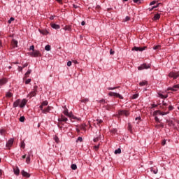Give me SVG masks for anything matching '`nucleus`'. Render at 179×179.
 I'll return each instance as SVG.
<instances>
[{
	"label": "nucleus",
	"mask_w": 179,
	"mask_h": 179,
	"mask_svg": "<svg viewBox=\"0 0 179 179\" xmlns=\"http://www.w3.org/2000/svg\"><path fill=\"white\" fill-rule=\"evenodd\" d=\"M129 20H131V17H129V16H127L124 19V22H128Z\"/></svg>",
	"instance_id": "47"
},
{
	"label": "nucleus",
	"mask_w": 179,
	"mask_h": 179,
	"mask_svg": "<svg viewBox=\"0 0 179 179\" xmlns=\"http://www.w3.org/2000/svg\"><path fill=\"white\" fill-rule=\"evenodd\" d=\"M138 97H139V94H135L132 96L133 99H138Z\"/></svg>",
	"instance_id": "40"
},
{
	"label": "nucleus",
	"mask_w": 179,
	"mask_h": 179,
	"mask_svg": "<svg viewBox=\"0 0 179 179\" xmlns=\"http://www.w3.org/2000/svg\"><path fill=\"white\" fill-rule=\"evenodd\" d=\"M170 111L167 112H162L160 110H156L153 113V116L156 117V115H167V114H169Z\"/></svg>",
	"instance_id": "5"
},
{
	"label": "nucleus",
	"mask_w": 179,
	"mask_h": 179,
	"mask_svg": "<svg viewBox=\"0 0 179 179\" xmlns=\"http://www.w3.org/2000/svg\"><path fill=\"white\" fill-rule=\"evenodd\" d=\"M134 3H141V0H133Z\"/></svg>",
	"instance_id": "52"
},
{
	"label": "nucleus",
	"mask_w": 179,
	"mask_h": 179,
	"mask_svg": "<svg viewBox=\"0 0 179 179\" xmlns=\"http://www.w3.org/2000/svg\"><path fill=\"white\" fill-rule=\"evenodd\" d=\"M118 114L119 115H125V117H128V115H129V111L125 110H119Z\"/></svg>",
	"instance_id": "9"
},
{
	"label": "nucleus",
	"mask_w": 179,
	"mask_h": 179,
	"mask_svg": "<svg viewBox=\"0 0 179 179\" xmlns=\"http://www.w3.org/2000/svg\"><path fill=\"white\" fill-rule=\"evenodd\" d=\"M21 174H22V177H26V178H30V174L24 170H22L21 171Z\"/></svg>",
	"instance_id": "13"
},
{
	"label": "nucleus",
	"mask_w": 179,
	"mask_h": 179,
	"mask_svg": "<svg viewBox=\"0 0 179 179\" xmlns=\"http://www.w3.org/2000/svg\"><path fill=\"white\" fill-rule=\"evenodd\" d=\"M71 169H72V170H76V169H78V166H76V164H73L71 165Z\"/></svg>",
	"instance_id": "36"
},
{
	"label": "nucleus",
	"mask_w": 179,
	"mask_h": 179,
	"mask_svg": "<svg viewBox=\"0 0 179 179\" xmlns=\"http://www.w3.org/2000/svg\"><path fill=\"white\" fill-rule=\"evenodd\" d=\"M162 145L163 146H164V145H166V140H164V141H162Z\"/></svg>",
	"instance_id": "60"
},
{
	"label": "nucleus",
	"mask_w": 179,
	"mask_h": 179,
	"mask_svg": "<svg viewBox=\"0 0 179 179\" xmlns=\"http://www.w3.org/2000/svg\"><path fill=\"white\" fill-rule=\"evenodd\" d=\"M30 73H31V69H28V71L25 73V78H29Z\"/></svg>",
	"instance_id": "26"
},
{
	"label": "nucleus",
	"mask_w": 179,
	"mask_h": 179,
	"mask_svg": "<svg viewBox=\"0 0 179 179\" xmlns=\"http://www.w3.org/2000/svg\"><path fill=\"white\" fill-rule=\"evenodd\" d=\"M63 30L71 31V30H72V26L66 25L63 28Z\"/></svg>",
	"instance_id": "19"
},
{
	"label": "nucleus",
	"mask_w": 179,
	"mask_h": 179,
	"mask_svg": "<svg viewBox=\"0 0 179 179\" xmlns=\"http://www.w3.org/2000/svg\"><path fill=\"white\" fill-rule=\"evenodd\" d=\"M164 127V124H163V123H160L159 124L155 125V128H157V129L163 128Z\"/></svg>",
	"instance_id": "28"
},
{
	"label": "nucleus",
	"mask_w": 179,
	"mask_h": 179,
	"mask_svg": "<svg viewBox=\"0 0 179 179\" xmlns=\"http://www.w3.org/2000/svg\"><path fill=\"white\" fill-rule=\"evenodd\" d=\"M110 55H114L115 52L113 51V49H110Z\"/></svg>",
	"instance_id": "53"
},
{
	"label": "nucleus",
	"mask_w": 179,
	"mask_h": 179,
	"mask_svg": "<svg viewBox=\"0 0 179 179\" xmlns=\"http://www.w3.org/2000/svg\"><path fill=\"white\" fill-rule=\"evenodd\" d=\"M160 48V45H157L153 47V50H159Z\"/></svg>",
	"instance_id": "43"
},
{
	"label": "nucleus",
	"mask_w": 179,
	"mask_h": 179,
	"mask_svg": "<svg viewBox=\"0 0 179 179\" xmlns=\"http://www.w3.org/2000/svg\"><path fill=\"white\" fill-rule=\"evenodd\" d=\"M152 108H155L157 107V105H156V104H152Z\"/></svg>",
	"instance_id": "63"
},
{
	"label": "nucleus",
	"mask_w": 179,
	"mask_h": 179,
	"mask_svg": "<svg viewBox=\"0 0 179 179\" xmlns=\"http://www.w3.org/2000/svg\"><path fill=\"white\" fill-rule=\"evenodd\" d=\"M29 50H31V51H34V45H31L30 48H29Z\"/></svg>",
	"instance_id": "54"
},
{
	"label": "nucleus",
	"mask_w": 179,
	"mask_h": 179,
	"mask_svg": "<svg viewBox=\"0 0 179 179\" xmlns=\"http://www.w3.org/2000/svg\"><path fill=\"white\" fill-rule=\"evenodd\" d=\"M54 140H55V142H56V143H58L59 142V138H58L57 136L54 137Z\"/></svg>",
	"instance_id": "37"
},
{
	"label": "nucleus",
	"mask_w": 179,
	"mask_h": 179,
	"mask_svg": "<svg viewBox=\"0 0 179 179\" xmlns=\"http://www.w3.org/2000/svg\"><path fill=\"white\" fill-rule=\"evenodd\" d=\"M51 27L52 29H55V30H58V29H61V27L57 24H52Z\"/></svg>",
	"instance_id": "18"
},
{
	"label": "nucleus",
	"mask_w": 179,
	"mask_h": 179,
	"mask_svg": "<svg viewBox=\"0 0 179 179\" xmlns=\"http://www.w3.org/2000/svg\"><path fill=\"white\" fill-rule=\"evenodd\" d=\"M24 120H25L24 116H21L20 117V122H24Z\"/></svg>",
	"instance_id": "39"
},
{
	"label": "nucleus",
	"mask_w": 179,
	"mask_h": 179,
	"mask_svg": "<svg viewBox=\"0 0 179 179\" xmlns=\"http://www.w3.org/2000/svg\"><path fill=\"white\" fill-rule=\"evenodd\" d=\"M13 20H15V17H11L10 18V20H8L9 24H10V23H12V22H13Z\"/></svg>",
	"instance_id": "41"
},
{
	"label": "nucleus",
	"mask_w": 179,
	"mask_h": 179,
	"mask_svg": "<svg viewBox=\"0 0 179 179\" xmlns=\"http://www.w3.org/2000/svg\"><path fill=\"white\" fill-rule=\"evenodd\" d=\"M5 134H6V130H5V129H0V134L3 136L5 135Z\"/></svg>",
	"instance_id": "29"
},
{
	"label": "nucleus",
	"mask_w": 179,
	"mask_h": 179,
	"mask_svg": "<svg viewBox=\"0 0 179 179\" xmlns=\"http://www.w3.org/2000/svg\"><path fill=\"white\" fill-rule=\"evenodd\" d=\"M160 19V14H155L153 17V20H159Z\"/></svg>",
	"instance_id": "23"
},
{
	"label": "nucleus",
	"mask_w": 179,
	"mask_h": 179,
	"mask_svg": "<svg viewBox=\"0 0 179 179\" xmlns=\"http://www.w3.org/2000/svg\"><path fill=\"white\" fill-rule=\"evenodd\" d=\"M27 103V101L26 99H23L22 101H20V107L23 108L24 106Z\"/></svg>",
	"instance_id": "16"
},
{
	"label": "nucleus",
	"mask_w": 179,
	"mask_h": 179,
	"mask_svg": "<svg viewBox=\"0 0 179 179\" xmlns=\"http://www.w3.org/2000/svg\"><path fill=\"white\" fill-rule=\"evenodd\" d=\"M29 55H30V57L37 58V57H41V52H40L38 50H34L31 52H29Z\"/></svg>",
	"instance_id": "3"
},
{
	"label": "nucleus",
	"mask_w": 179,
	"mask_h": 179,
	"mask_svg": "<svg viewBox=\"0 0 179 179\" xmlns=\"http://www.w3.org/2000/svg\"><path fill=\"white\" fill-rule=\"evenodd\" d=\"M99 148H100V144H98L97 145H95L94 147V149H95V150H99Z\"/></svg>",
	"instance_id": "46"
},
{
	"label": "nucleus",
	"mask_w": 179,
	"mask_h": 179,
	"mask_svg": "<svg viewBox=\"0 0 179 179\" xmlns=\"http://www.w3.org/2000/svg\"><path fill=\"white\" fill-rule=\"evenodd\" d=\"M20 173V170L19 169L18 167L14 169V173L15 174V176H19Z\"/></svg>",
	"instance_id": "22"
},
{
	"label": "nucleus",
	"mask_w": 179,
	"mask_h": 179,
	"mask_svg": "<svg viewBox=\"0 0 179 179\" xmlns=\"http://www.w3.org/2000/svg\"><path fill=\"white\" fill-rule=\"evenodd\" d=\"M99 141H100V138H99V137L94 138V142H99Z\"/></svg>",
	"instance_id": "50"
},
{
	"label": "nucleus",
	"mask_w": 179,
	"mask_h": 179,
	"mask_svg": "<svg viewBox=\"0 0 179 179\" xmlns=\"http://www.w3.org/2000/svg\"><path fill=\"white\" fill-rule=\"evenodd\" d=\"M82 141H83V138H82V137H78L77 138V142H82Z\"/></svg>",
	"instance_id": "48"
},
{
	"label": "nucleus",
	"mask_w": 179,
	"mask_h": 179,
	"mask_svg": "<svg viewBox=\"0 0 179 179\" xmlns=\"http://www.w3.org/2000/svg\"><path fill=\"white\" fill-rule=\"evenodd\" d=\"M169 90H172V92H177L179 89V85H175L173 87L169 88Z\"/></svg>",
	"instance_id": "14"
},
{
	"label": "nucleus",
	"mask_w": 179,
	"mask_h": 179,
	"mask_svg": "<svg viewBox=\"0 0 179 179\" xmlns=\"http://www.w3.org/2000/svg\"><path fill=\"white\" fill-rule=\"evenodd\" d=\"M20 106V100L17 99L13 103V107L15 108V107H19Z\"/></svg>",
	"instance_id": "17"
},
{
	"label": "nucleus",
	"mask_w": 179,
	"mask_h": 179,
	"mask_svg": "<svg viewBox=\"0 0 179 179\" xmlns=\"http://www.w3.org/2000/svg\"><path fill=\"white\" fill-rule=\"evenodd\" d=\"M156 2H157V1H152L151 3H150V6L155 5V4H156Z\"/></svg>",
	"instance_id": "56"
},
{
	"label": "nucleus",
	"mask_w": 179,
	"mask_h": 179,
	"mask_svg": "<svg viewBox=\"0 0 179 179\" xmlns=\"http://www.w3.org/2000/svg\"><path fill=\"white\" fill-rule=\"evenodd\" d=\"M162 106L164 107H167V103L164 102V101H162Z\"/></svg>",
	"instance_id": "57"
},
{
	"label": "nucleus",
	"mask_w": 179,
	"mask_h": 179,
	"mask_svg": "<svg viewBox=\"0 0 179 179\" xmlns=\"http://www.w3.org/2000/svg\"><path fill=\"white\" fill-rule=\"evenodd\" d=\"M169 111H173V110H174V107L173 106L170 105L169 106Z\"/></svg>",
	"instance_id": "45"
},
{
	"label": "nucleus",
	"mask_w": 179,
	"mask_h": 179,
	"mask_svg": "<svg viewBox=\"0 0 179 179\" xmlns=\"http://www.w3.org/2000/svg\"><path fill=\"white\" fill-rule=\"evenodd\" d=\"M150 68V65L143 64L141 66L138 67V71H143V69H149Z\"/></svg>",
	"instance_id": "8"
},
{
	"label": "nucleus",
	"mask_w": 179,
	"mask_h": 179,
	"mask_svg": "<svg viewBox=\"0 0 179 179\" xmlns=\"http://www.w3.org/2000/svg\"><path fill=\"white\" fill-rule=\"evenodd\" d=\"M85 24H86V22L85 21H82L81 25L82 26H85Z\"/></svg>",
	"instance_id": "61"
},
{
	"label": "nucleus",
	"mask_w": 179,
	"mask_h": 179,
	"mask_svg": "<svg viewBox=\"0 0 179 179\" xmlns=\"http://www.w3.org/2000/svg\"><path fill=\"white\" fill-rule=\"evenodd\" d=\"M20 148H22V149H24V148H26V144L24 143V141L21 142Z\"/></svg>",
	"instance_id": "35"
},
{
	"label": "nucleus",
	"mask_w": 179,
	"mask_h": 179,
	"mask_svg": "<svg viewBox=\"0 0 179 179\" xmlns=\"http://www.w3.org/2000/svg\"><path fill=\"white\" fill-rule=\"evenodd\" d=\"M17 71H19V72H22V71H23V67L18 66Z\"/></svg>",
	"instance_id": "51"
},
{
	"label": "nucleus",
	"mask_w": 179,
	"mask_h": 179,
	"mask_svg": "<svg viewBox=\"0 0 179 179\" xmlns=\"http://www.w3.org/2000/svg\"><path fill=\"white\" fill-rule=\"evenodd\" d=\"M45 51H51V46L50 45H47L45 46Z\"/></svg>",
	"instance_id": "30"
},
{
	"label": "nucleus",
	"mask_w": 179,
	"mask_h": 179,
	"mask_svg": "<svg viewBox=\"0 0 179 179\" xmlns=\"http://www.w3.org/2000/svg\"><path fill=\"white\" fill-rule=\"evenodd\" d=\"M37 89H38V87L37 85L34 86V88L32 89V91L28 94V97H34L36 94H37Z\"/></svg>",
	"instance_id": "2"
},
{
	"label": "nucleus",
	"mask_w": 179,
	"mask_h": 179,
	"mask_svg": "<svg viewBox=\"0 0 179 179\" xmlns=\"http://www.w3.org/2000/svg\"><path fill=\"white\" fill-rule=\"evenodd\" d=\"M159 7V4H157V6H154L152 8L151 10H153V9H155V8H158Z\"/></svg>",
	"instance_id": "58"
},
{
	"label": "nucleus",
	"mask_w": 179,
	"mask_h": 179,
	"mask_svg": "<svg viewBox=\"0 0 179 179\" xmlns=\"http://www.w3.org/2000/svg\"><path fill=\"white\" fill-rule=\"evenodd\" d=\"M99 125V127H100V124H103V120L101 119H96L94 120V125Z\"/></svg>",
	"instance_id": "15"
},
{
	"label": "nucleus",
	"mask_w": 179,
	"mask_h": 179,
	"mask_svg": "<svg viewBox=\"0 0 179 179\" xmlns=\"http://www.w3.org/2000/svg\"><path fill=\"white\" fill-rule=\"evenodd\" d=\"M80 129L82 131H86V124H83L80 126Z\"/></svg>",
	"instance_id": "24"
},
{
	"label": "nucleus",
	"mask_w": 179,
	"mask_h": 179,
	"mask_svg": "<svg viewBox=\"0 0 179 179\" xmlns=\"http://www.w3.org/2000/svg\"><path fill=\"white\" fill-rule=\"evenodd\" d=\"M108 96H110L111 97H118V99H120V100H122L124 99V96H122L121 94L117 93V92H110L108 93Z\"/></svg>",
	"instance_id": "4"
},
{
	"label": "nucleus",
	"mask_w": 179,
	"mask_h": 179,
	"mask_svg": "<svg viewBox=\"0 0 179 179\" xmlns=\"http://www.w3.org/2000/svg\"><path fill=\"white\" fill-rule=\"evenodd\" d=\"M159 97H160L161 99H167L168 96L163 95L162 94H159Z\"/></svg>",
	"instance_id": "34"
},
{
	"label": "nucleus",
	"mask_w": 179,
	"mask_h": 179,
	"mask_svg": "<svg viewBox=\"0 0 179 179\" xmlns=\"http://www.w3.org/2000/svg\"><path fill=\"white\" fill-rule=\"evenodd\" d=\"M169 78H173V79H177V78L179 77V72H174V71H171L169 73Z\"/></svg>",
	"instance_id": "7"
},
{
	"label": "nucleus",
	"mask_w": 179,
	"mask_h": 179,
	"mask_svg": "<svg viewBox=\"0 0 179 179\" xmlns=\"http://www.w3.org/2000/svg\"><path fill=\"white\" fill-rule=\"evenodd\" d=\"M28 65H29V64H28L27 63H24V64H23L22 68H26Z\"/></svg>",
	"instance_id": "59"
},
{
	"label": "nucleus",
	"mask_w": 179,
	"mask_h": 179,
	"mask_svg": "<svg viewBox=\"0 0 179 179\" xmlns=\"http://www.w3.org/2000/svg\"><path fill=\"white\" fill-rule=\"evenodd\" d=\"M117 129H111L110 130V132L112 133V134H117Z\"/></svg>",
	"instance_id": "44"
},
{
	"label": "nucleus",
	"mask_w": 179,
	"mask_h": 179,
	"mask_svg": "<svg viewBox=\"0 0 179 179\" xmlns=\"http://www.w3.org/2000/svg\"><path fill=\"white\" fill-rule=\"evenodd\" d=\"M155 120L156 122H160V120L159 119V117H157V116L155 117Z\"/></svg>",
	"instance_id": "49"
},
{
	"label": "nucleus",
	"mask_w": 179,
	"mask_h": 179,
	"mask_svg": "<svg viewBox=\"0 0 179 179\" xmlns=\"http://www.w3.org/2000/svg\"><path fill=\"white\" fill-rule=\"evenodd\" d=\"M120 87H108V90H115V89H118Z\"/></svg>",
	"instance_id": "38"
},
{
	"label": "nucleus",
	"mask_w": 179,
	"mask_h": 179,
	"mask_svg": "<svg viewBox=\"0 0 179 179\" xmlns=\"http://www.w3.org/2000/svg\"><path fill=\"white\" fill-rule=\"evenodd\" d=\"M47 106H48V101H45L39 106V108L42 111L43 114H47V113H50V111H51V107H47Z\"/></svg>",
	"instance_id": "1"
},
{
	"label": "nucleus",
	"mask_w": 179,
	"mask_h": 179,
	"mask_svg": "<svg viewBox=\"0 0 179 179\" xmlns=\"http://www.w3.org/2000/svg\"><path fill=\"white\" fill-rule=\"evenodd\" d=\"M120 153H121V148L115 150V155H120Z\"/></svg>",
	"instance_id": "33"
},
{
	"label": "nucleus",
	"mask_w": 179,
	"mask_h": 179,
	"mask_svg": "<svg viewBox=\"0 0 179 179\" xmlns=\"http://www.w3.org/2000/svg\"><path fill=\"white\" fill-rule=\"evenodd\" d=\"M71 65H72V62L69 61V62H67V66H71Z\"/></svg>",
	"instance_id": "55"
},
{
	"label": "nucleus",
	"mask_w": 179,
	"mask_h": 179,
	"mask_svg": "<svg viewBox=\"0 0 179 179\" xmlns=\"http://www.w3.org/2000/svg\"><path fill=\"white\" fill-rule=\"evenodd\" d=\"M145 50H146V47L141 48V47L134 46L132 48V51H140V52H142V51H145Z\"/></svg>",
	"instance_id": "10"
},
{
	"label": "nucleus",
	"mask_w": 179,
	"mask_h": 179,
	"mask_svg": "<svg viewBox=\"0 0 179 179\" xmlns=\"http://www.w3.org/2000/svg\"><path fill=\"white\" fill-rule=\"evenodd\" d=\"M33 155V151H29L27 155L26 163L27 164H30L31 160V156Z\"/></svg>",
	"instance_id": "6"
},
{
	"label": "nucleus",
	"mask_w": 179,
	"mask_h": 179,
	"mask_svg": "<svg viewBox=\"0 0 179 179\" xmlns=\"http://www.w3.org/2000/svg\"><path fill=\"white\" fill-rule=\"evenodd\" d=\"M11 44L13 47V48H16V47H17V41L13 39Z\"/></svg>",
	"instance_id": "20"
},
{
	"label": "nucleus",
	"mask_w": 179,
	"mask_h": 179,
	"mask_svg": "<svg viewBox=\"0 0 179 179\" xmlns=\"http://www.w3.org/2000/svg\"><path fill=\"white\" fill-rule=\"evenodd\" d=\"M153 173H154V174H157V170H154Z\"/></svg>",
	"instance_id": "64"
},
{
	"label": "nucleus",
	"mask_w": 179,
	"mask_h": 179,
	"mask_svg": "<svg viewBox=\"0 0 179 179\" xmlns=\"http://www.w3.org/2000/svg\"><path fill=\"white\" fill-rule=\"evenodd\" d=\"M146 85H148V81L146 80L142 81L139 83L140 86H146Z\"/></svg>",
	"instance_id": "25"
},
{
	"label": "nucleus",
	"mask_w": 179,
	"mask_h": 179,
	"mask_svg": "<svg viewBox=\"0 0 179 179\" xmlns=\"http://www.w3.org/2000/svg\"><path fill=\"white\" fill-rule=\"evenodd\" d=\"M63 114H64V115H66L67 117H71V114L68 112V109H66L64 112Z\"/></svg>",
	"instance_id": "27"
},
{
	"label": "nucleus",
	"mask_w": 179,
	"mask_h": 179,
	"mask_svg": "<svg viewBox=\"0 0 179 179\" xmlns=\"http://www.w3.org/2000/svg\"><path fill=\"white\" fill-rule=\"evenodd\" d=\"M13 142H14L13 138H10V139L8 141L7 143H6V148H8V149H10L12 145H13Z\"/></svg>",
	"instance_id": "11"
},
{
	"label": "nucleus",
	"mask_w": 179,
	"mask_h": 179,
	"mask_svg": "<svg viewBox=\"0 0 179 179\" xmlns=\"http://www.w3.org/2000/svg\"><path fill=\"white\" fill-rule=\"evenodd\" d=\"M12 96H13V94L10 92H8L6 94V97H12Z\"/></svg>",
	"instance_id": "31"
},
{
	"label": "nucleus",
	"mask_w": 179,
	"mask_h": 179,
	"mask_svg": "<svg viewBox=\"0 0 179 179\" xmlns=\"http://www.w3.org/2000/svg\"><path fill=\"white\" fill-rule=\"evenodd\" d=\"M99 103H106V100L101 99L99 101Z\"/></svg>",
	"instance_id": "62"
},
{
	"label": "nucleus",
	"mask_w": 179,
	"mask_h": 179,
	"mask_svg": "<svg viewBox=\"0 0 179 179\" xmlns=\"http://www.w3.org/2000/svg\"><path fill=\"white\" fill-rule=\"evenodd\" d=\"M59 122H66V121H68V118L65 117V116H64V115H61V117L58 119Z\"/></svg>",
	"instance_id": "12"
},
{
	"label": "nucleus",
	"mask_w": 179,
	"mask_h": 179,
	"mask_svg": "<svg viewBox=\"0 0 179 179\" xmlns=\"http://www.w3.org/2000/svg\"><path fill=\"white\" fill-rule=\"evenodd\" d=\"M30 82H31V79L29 78V79L26 80L25 85H29V83H30Z\"/></svg>",
	"instance_id": "42"
},
{
	"label": "nucleus",
	"mask_w": 179,
	"mask_h": 179,
	"mask_svg": "<svg viewBox=\"0 0 179 179\" xmlns=\"http://www.w3.org/2000/svg\"><path fill=\"white\" fill-rule=\"evenodd\" d=\"M89 101H90L89 98H85L81 100V103H89Z\"/></svg>",
	"instance_id": "32"
},
{
	"label": "nucleus",
	"mask_w": 179,
	"mask_h": 179,
	"mask_svg": "<svg viewBox=\"0 0 179 179\" xmlns=\"http://www.w3.org/2000/svg\"><path fill=\"white\" fill-rule=\"evenodd\" d=\"M6 82H8L6 78L0 79V86H3V85H5Z\"/></svg>",
	"instance_id": "21"
}]
</instances>
